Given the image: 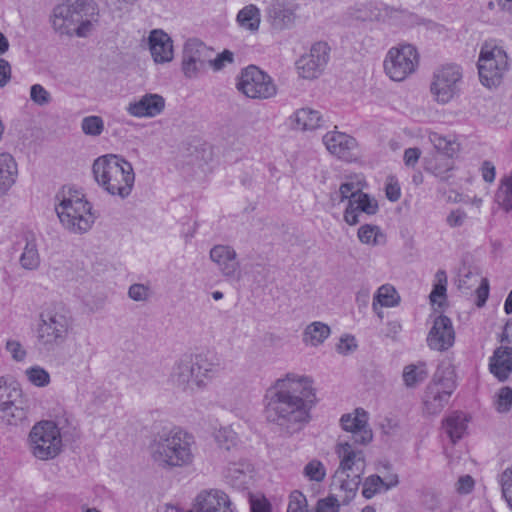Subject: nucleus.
<instances>
[{
  "mask_svg": "<svg viewBox=\"0 0 512 512\" xmlns=\"http://www.w3.org/2000/svg\"><path fill=\"white\" fill-rule=\"evenodd\" d=\"M312 377L290 372L277 379L265 394V415L269 422L288 431L300 429L310 420L316 404Z\"/></svg>",
  "mask_w": 512,
  "mask_h": 512,
  "instance_id": "nucleus-1",
  "label": "nucleus"
},
{
  "mask_svg": "<svg viewBox=\"0 0 512 512\" xmlns=\"http://www.w3.org/2000/svg\"><path fill=\"white\" fill-rule=\"evenodd\" d=\"M148 451L156 467L172 471L194 464L197 443L194 435L180 426L163 427L152 436Z\"/></svg>",
  "mask_w": 512,
  "mask_h": 512,
  "instance_id": "nucleus-2",
  "label": "nucleus"
},
{
  "mask_svg": "<svg viewBox=\"0 0 512 512\" xmlns=\"http://www.w3.org/2000/svg\"><path fill=\"white\" fill-rule=\"evenodd\" d=\"M99 15L93 0H67L53 8L52 27L59 35L87 37Z\"/></svg>",
  "mask_w": 512,
  "mask_h": 512,
  "instance_id": "nucleus-3",
  "label": "nucleus"
},
{
  "mask_svg": "<svg viewBox=\"0 0 512 512\" xmlns=\"http://www.w3.org/2000/svg\"><path fill=\"white\" fill-rule=\"evenodd\" d=\"M92 172L96 183L108 194L122 199L133 189L135 173L132 164L121 156L106 154L94 160Z\"/></svg>",
  "mask_w": 512,
  "mask_h": 512,
  "instance_id": "nucleus-4",
  "label": "nucleus"
},
{
  "mask_svg": "<svg viewBox=\"0 0 512 512\" xmlns=\"http://www.w3.org/2000/svg\"><path fill=\"white\" fill-rule=\"evenodd\" d=\"M218 372V365L202 355L189 356L176 361L169 382L178 390L194 394L203 390Z\"/></svg>",
  "mask_w": 512,
  "mask_h": 512,
  "instance_id": "nucleus-5",
  "label": "nucleus"
},
{
  "mask_svg": "<svg viewBox=\"0 0 512 512\" xmlns=\"http://www.w3.org/2000/svg\"><path fill=\"white\" fill-rule=\"evenodd\" d=\"M55 205L57 216L63 227L71 233L83 234L89 231L95 221L92 205L85 196L72 188H63L57 195Z\"/></svg>",
  "mask_w": 512,
  "mask_h": 512,
  "instance_id": "nucleus-6",
  "label": "nucleus"
},
{
  "mask_svg": "<svg viewBox=\"0 0 512 512\" xmlns=\"http://www.w3.org/2000/svg\"><path fill=\"white\" fill-rule=\"evenodd\" d=\"M73 325L70 312L61 305L46 308L40 313L36 347L40 352H51L63 344Z\"/></svg>",
  "mask_w": 512,
  "mask_h": 512,
  "instance_id": "nucleus-7",
  "label": "nucleus"
},
{
  "mask_svg": "<svg viewBox=\"0 0 512 512\" xmlns=\"http://www.w3.org/2000/svg\"><path fill=\"white\" fill-rule=\"evenodd\" d=\"M477 66L481 83L487 88H495L501 84L508 71L507 53L501 46L485 42L481 46Z\"/></svg>",
  "mask_w": 512,
  "mask_h": 512,
  "instance_id": "nucleus-8",
  "label": "nucleus"
},
{
  "mask_svg": "<svg viewBox=\"0 0 512 512\" xmlns=\"http://www.w3.org/2000/svg\"><path fill=\"white\" fill-rule=\"evenodd\" d=\"M28 445L35 458L43 461L54 459L62 451L60 429L53 421H40L30 430Z\"/></svg>",
  "mask_w": 512,
  "mask_h": 512,
  "instance_id": "nucleus-9",
  "label": "nucleus"
},
{
  "mask_svg": "<svg viewBox=\"0 0 512 512\" xmlns=\"http://www.w3.org/2000/svg\"><path fill=\"white\" fill-rule=\"evenodd\" d=\"M236 88L251 99L264 100L277 94L273 79L254 65L244 68L237 77Z\"/></svg>",
  "mask_w": 512,
  "mask_h": 512,
  "instance_id": "nucleus-10",
  "label": "nucleus"
},
{
  "mask_svg": "<svg viewBox=\"0 0 512 512\" xmlns=\"http://www.w3.org/2000/svg\"><path fill=\"white\" fill-rule=\"evenodd\" d=\"M462 71L454 64L444 65L433 73L430 92L439 104L449 103L460 91Z\"/></svg>",
  "mask_w": 512,
  "mask_h": 512,
  "instance_id": "nucleus-11",
  "label": "nucleus"
},
{
  "mask_svg": "<svg viewBox=\"0 0 512 512\" xmlns=\"http://www.w3.org/2000/svg\"><path fill=\"white\" fill-rule=\"evenodd\" d=\"M418 65V53L414 46L407 44L391 48L384 60L386 74L394 81H403Z\"/></svg>",
  "mask_w": 512,
  "mask_h": 512,
  "instance_id": "nucleus-12",
  "label": "nucleus"
},
{
  "mask_svg": "<svg viewBox=\"0 0 512 512\" xmlns=\"http://www.w3.org/2000/svg\"><path fill=\"white\" fill-rule=\"evenodd\" d=\"M214 51L196 38L188 39L183 47L182 72L186 78L195 79L210 67Z\"/></svg>",
  "mask_w": 512,
  "mask_h": 512,
  "instance_id": "nucleus-13",
  "label": "nucleus"
},
{
  "mask_svg": "<svg viewBox=\"0 0 512 512\" xmlns=\"http://www.w3.org/2000/svg\"><path fill=\"white\" fill-rule=\"evenodd\" d=\"M455 387V382L451 377H446L436 372L424 393V413L427 415L439 414L447 405Z\"/></svg>",
  "mask_w": 512,
  "mask_h": 512,
  "instance_id": "nucleus-14",
  "label": "nucleus"
},
{
  "mask_svg": "<svg viewBox=\"0 0 512 512\" xmlns=\"http://www.w3.org/2000/svg\"><path fill=\"white\" fill-rule=\"evenodd\" d=\"M330 58V47L326 42L314 43L310 50L296 61L298 75L307 80L318 78Z\"/></svg>",
  "mask_w": 512,
  "mask_h": 512,
  "instance_id": "nucleus-15",
  "label": "nucleus"
},
{
  "mask_svg": "<svg viewBox=\"0 0 512 512\" xmlns=\"http://www.w3.org/2000/svg\"><path fill=\"white\" fill-rule=\"evenodd\" d=\"M299 4L295 0H271L265 7V19L275 31H284L294 27Z\"/></svg>",
  "mask_w": 512,
  "mask_h": 512,
  "instance_id": "nucleus-16",
  "label": "nucleus"
},
{
  "mask_svg": "<svg viewBox=\"0 0 512 512\" xmlns=\"http://www.w3.org/2000/svg\"><path fill=\"white\" fill-rule=\"evenodd\" d=\"M0 412L2 419L12 426H18L27 419L21 389L17 387H0Z\"/></svg>",
  "mask_w": 512,
  "mask_h": 512,
  "instance_id": "nucleus-17",
  "label": "nucleus"
},
{
  "mask_svg": "<svg viewBox=\"0 0 512 512\" xmlns=\"http://www.w3.org/2000/svg\"><path fill=\"white\" fill-rule=\"evenodd\" d=\"M340 424L343 430L351 434L352 444L367 445L373 439V433L368 425V414L362 408H357L354 413L342 415Z\"/></svg>",
  "mask_w": 512,
  "mask_h": 512,
  "instance_id": "nucleus-18",
  "label": "nucleus"
},
{
  "mask_svg": "<svg viewBox=\"0 0 512 512\" xmlns=\"http://www.w3.org/2000/svg\"><path fill=\"white\" fill-rule=\"evenodd\" d=\"M427 345L435 351H446L453 346L455 342V331L452 321L445 315L437 316L427 335Z\"/></svg>",
  "mask_w": 512,
  "mask_h": 512,
  "instance_id": "nucleus-19",
  "label": "nucleus"
},
{
  "mask_svg": "<svg viewBox=\"0 0 512 512\" xmlns=\"http://www.w3.org/2000/svg\"><path fill=\"white\" fill-rule=\"evenodd\" d=\"M210 259L214 262L223 277L240 280V264L237 261V253L228 245H215L210 250Z\"/></svg>",
  "mask_w": 512,
  "mask_h": 512,
  "instance_id": "nucleus-20",
  "label": "nucleus"
},
{
  "mask_svg": "<svg viewBox=\"0 0 512 512\" xmlns=\"http://www.w3.org/2000/svg\"><path fill=\"white\" fill-rule=\"evenodd\" d=\"M350 441L341 439L335 447V452L340 459L337 470L363 475L366 467L365 456L362 450L354 447Z\"/></svg>",
  "mask_w": 512,
  "mask_h": 512,
  "instance_id": "nucleus-21",
  "label": "nucleus"
},
{
  "mask_svg": "<svg viewBox=\"0 0 512 512\" xmlns=\"http://www.w3.org/2000/svg\"><path fill=\"white\" fill-rule=\"evenodd\" d=\"M165 99L155 93H147L128 104L126 111L136 118H153L163 112Z\"/></svg>",
  "mask_w": 512,
  "mask_h": 512,
  "instance_id": "nucleus-22",
  "label": "nucleus"
},
{
  "mask_svg": "<svg viewBox=\"0 0 512 512\" xmlns=\"http://www.w3.org/2000/svg\"><path fill=\"white\" fill-rule=\"evenodd\" d=\"M323 143L327 150L345 161H351L354 157V150L357 147L356 140L346 133L331 131L323 136Z\"/></svg>",
  "mask_w": 512,
  "mask_h": 512,
  "instance_id": "nucleus-23",
  "label": "nucleus"
},
{
  "mask_svg": "<svg viewBox=\"0 0 512 512\" xmlns=\"http://www.w3.org/2000/svg\"><path fill=\"white\" fill-rule=\"evenodd\" d=\"M148 45L155 63L164 64L173 60V40L163 30H152L148 36Z\"/></svg>",
  "mask_w": 512,
  "mask_h": 512,
  "instance_id": "nucleus-24",
  "label": "nucleus"
},
{
  "mask_svg": "<svg viewBox=\"0 0 512 512\" xmlns=\"http://www.w3.org/2000/svg\"><path fill=\"white\" fill-rule=\"evenodd\" d=\"M361 477L360 474L336 470L331 484L335 496L344 504L350 502L358 491Z\"/></svg>",
  "mask_w": 512,
  "mask_h": 512,
  "instance_id": "nucleus-25",
  "label": "nucleus"
},
{
  "mask_svg": "<svg viewBox=\"0 0 512 512\" xmlns=\"http://www.w3.org/2000/svg\"><path fill=\"white\" fill-rule=\"evenodd\" d=\"M194 512H233V510L227 494L220 490H210L198 494Z\"/></svg>",
  "mask_w": 512,
  "mask_h": 512,
  "instance_id": "nucleus-26",
  "label": "nucleus"
},
{
  "mask_svg": "<svg viewBox=\"0 0 512 512\" xmlns=\"http://www.w3.org/2000/svg\"><path fill=\"white\" fill-rule=\"evenodd\" d=\"M379 209L376 199L370 197L367 193L359 194L357 198L350 199L344 211V220L350 225L354 226L360 222V213L367 215H374Z\"/></svg>",
  "mask_w": 512,
  "mask_h": 512,
  "instance_id": "nucleus-27",
  "label": "nucleus"
},
{
  "mask_svg": "<svg viewBox=\"0 0 512 512\" xmlns=\"http://www.w3.org/2000/svg\"><path fill=\"white\" fill-rule=\"evenodd\" d=\"M408 17L409 13L404 9L387 5H371L369 7L368 19L370 21H375L391 27H399L403 25Z\"/></svg>",
  "mask_w": 512,
  "mask_h": 512,
  "instance_id": "nucleus-28",
  "label": "nucleus"
},
{
  "mask_svg": "<svg viewBox=\"0 0 512 512\" xmlns=\"http://www.w3.org/2000/svg\"><path fill=\"white\" fill-rule=\"evenodd\" d=\"M253 476V467L245 459L229 462L225 478L227 482L238 490L247 489L251 483Z\"/></svg>",
  "mask_w": 512,
  "mask_h": 512,
  "instance_id": "nucleus-29",
  "label": "nucleus"
},
{
  "mask_svg": "<svg viewBox=\"0 0 512 512\" xmlns=\"http://www.w3.org/2000/svg\"><path fill=\"white\" fill-rule=\"evenodd\" d=\"M490 372L500 381L512 373V347L500 346L495 349L489 362Z\"/></svg>",
  "mask_w": 512,
  "mask_h": 512,
  "instance_id": "nucleus-30",
  "label": "nucleus"
},
{
  "mask_svg": "<svg viewBox=\"0 0 512 512\" xmlns=\"http://www.w3.org/2000/svg\"><path fill=\"white\" fill-rule=\"evenodd\" d=\"M291 125L300 131H312L323 125V116L320 111L310 107L296 110L290 117Z\"/></svg>",
  "mask_w": 512,
  "mask_h": 512,
  "instance_id": "nucleus-31",
  "label": "nucleus"
},
{
  "mask_svg": "<svg viewBox=\"0 0 512 512\" xmlns=\"http://www.w3.org/2000/svg\"><path fill=\"white\" fill-rule=\"evenodd\" d=\"M454 157L432 154L426 159L425 170L433 174L440 181H447L451 178L454 170Z\"/></svg>",
  "mask_w": 512,
  "mask_h": 512,
  "instance_id": "nucleus-32",
  "label": "nucleus"
},
{
  "mask_svg": "<svg viewBox=\"0 0 512 512\" xmlns=\"http://www.w3.org/2000/svg\"><path fill=\"white\" fill-rule=\"evenodd\" d=\"M363 179L359 176L349 177L345 182L341 183L339 189L330 194V201L332 205L336 206L344 201L357 198L359 194H362Z\"/></svg>",
  "mask_w": 512,
  "mask_h": 512,
  "instance_id": "nucleus-33",
  "label": "nucleus"
},
{
  "mask_svg": "<svg viewBox=\"0 0 512 512\" xmlns=\"http://www.w3.org/2000/svg\"><path fill=\"white\" fill-rule=\"evenodd\" d=\"M468 421L469 419L466 414L460 411H455L444 419V430L453 443H456L464 436Z\"/></svg>",
  "mask_w": 512,
  "mask_h": 512,
  "instance_id": "nucleus-34",
  "label": "nucleus"
},
{
  "mask_svg": "<svg viewBox=\"0 0 512 512\" xmlns=\"http://www.w3.org/2000/svg\"><path fill=\"white\" fill-rule=\"evenodd\" d=\"M428 139L435 149L434 154L455 157L460 151V144L454 137H448L438 132L430 131Z\"/></svg>",
  "mask_w": 512,
  "mask_h": 512,
  "instance_id": "nucleus-35",
  "label": "nucleus"
},
{
  "mask_svg": "<svg viewBox=\"0 0 512 512\" xmlns=\"http://www.w3.org/2000/svg\"><path fill=\"white\" fill-rule=\"evenodd\" d=\"M18 174L17 164L8 153L0 154V191L5 192L15 183Z\"/></svg>",
  "mask_w": 512,
  "mask_h": 512,
  "instance_id": "nucleus-36",
  "label": "nucleus"
},
{
  "mask_svg": "<svg viewBox=\"0 0 512 512\" xmlns=\"http://www.w3.org/2000/svg\"><path fill=\"white\" fill-rule=\"evenodd\" d=\"M236 22L244 30L257 32L261 23L260 9L254 4L244 6L239 10Z\"/></svg>",
  "mask_w": 512,
  "mask_h": 512,
  "instance_id": "nucleus-37",
  "label": "nucleus"
},
{
  "mask_svg": "<svg viewBox=\"0 0 512 512\" xmlns=\"http://www.w3.org/2000/svg\"><path fill=\"white\" fill-rule=\"evenodd\" d=\"M330 327L320 321L309 324L303 332V342L307 345L318 346L330 335Z\"/></svg>",
  "mask_w": 512,
  "mask_h": 512,
  "instance_id": "nucleus-38",
  "label": "nucleus"
},
{
  "mask_svg": "<svg viewBox=\"0 0 512 512\" xmlns=\"http://www.w3.org/2000/svg\"><path fill=\"white\" fill-rule=\"evenodd\" d=\"M403 381L406 387L414 388L424 382L428 377L427 365L425 362L409 364L403 369Z\"/></svg>",
  "mask_w": 512,
  "mask_h": 512,
  "instance_id": "nucleus-39",
  "label": "nucleus"
},
{
  "mask_svg": "<svg viewBox=\"0 0 512 512\" xmlns=\"http://www.w3.org/2000/svg\"><path fill=\"white\" fill-rule=\"evenodd\" d=\"M398 484V479L395 477V480L390 484H386L382 478L378 475H371L367 477L363 482L362 495L366 499H371L376 494L387 491L392 486Z\"/></svg>",
  "mask_w": 512,
  "mask_h": 512,
  "instance_id": "nucleus-40",
  "label": "nucleus"
},
{
  "mask_svg": "<svg viewBox=\"0 0 512 512\" xmlns=\"http://www.w3.org/2000/svg\"><path fill=\"white\" fill-rule=\"evenodd\" d=\"M400 302V296L397 290L390 284H384L378 288L373 300V309H376L377 303L383 307H394Z\"/></svg>",
  "mask_w": 512,
  "mask_h": 512,
  "instance_id": "nucleus-41",
  "label": "nucleus"
},
{
  "mask_svg": "<svg viewBox=\"0 0 512 512\" xmlns=\"http://www.w3.org/2000/svg\"><path fill=\"white\" fill-rule=\"evenodd\" d=\"M20 265L26 270H35L40 265V255L34 239L26 241L23 252L20 256Z\"/></svg>",
  "mask_w": 512,
  "mask_h": 512,
  "instance_id": "nucleus-42",
  "label": "nucleus"
},
{
  "mask_svg": "<svg viewBox=\"0 0 512 512\" xmlns=\"http://www.w3.org/2000/svg\"><path fill=\"white\" fill-rule=\"evenodd\" d=\"M358 239L361 243L377 246L385 243V235L376 225L365 224L358 229Z\"/></svg>",
  "mask_w": 512,
  "mask_h": 512,
  "instance_id": "nucleus-43",
  "label": "nucleus"
},
{
  "mask_svg": "<svg viewBox=\"0 0 512 512\" xmlns=\"http://www.w3.org/2000/svg\"><path fill=\"white\" fill-rule=\"evenodd\" d=\"M104 129V120L100 116H86L81 121V130L87 136L98 137L103 133Z\"/></svg>",
  "mask_w": 512,
  "mask_h": 512,
  "instance_id": "nucleus-44",
  "label": "nucleus"
},
{
  "mask_svg": "<svg viewBox=\"0 0 512 512\" xmlns=\"http://www.w3.org/2000/svg\"><path fill=\"white\" fill-rule=\"evenodd\" d=\"M216 443L220 448L230 450L237 444V434L231 427H220L214 433Z\"/></svg>",
  "mask_w": 512,
  "mask_h": 512,
  "instance_id": "nucleus-45",
  "label": "nucleus"
},
{
  "mask_svg": "<svg viewBox=\"0 0 512 512\" xmlns=\"http://www.w3.org/2000/svg\"><path fill=\"white\" fill-rule=\"evenodd\" d=\"M498 204L506 211L512 210V171L503 182L496 194Z\"/></svg>",
  "mask_w": 512,
  "mask_h": 512,
  "instance_id": "nucleus-46",
  "label": "nucleus"
},
{
  "mask_svg": "<svg viewBox=\"0 0 512 512\" xmlns=\"http://www.w3.org/2000/svg\"><path fill=\"white\" fill-rule=\"evenodd\" d=\"M303 475L310 481L322 482L326 477V467L321 461L313 459L304 466Z\"/></svg>",
  "mask_w": 512,
  "mask_h": 512,
  "instance_id": "nucleus-47",
  "label": "nucleus"
},
{
  "mask_svg": "<svg viewBox=\"0 0 512 512\" xmlns=\"http://www.w3.org/2000/svg\"><path fill=\"white\" fill-rule=\"evenodd\" d=\"M28 380L35 386L45 387L50 383L49 373L40 366H34L26 370Z\"/></svg>",
  "mask_w": 512,
  "mask_h": 512,
  "instance_id": "nucleus-48",
  "label": "nucleus"
},
{
  "mask_svg": "<svg viewBox=\"0 0 512 512\" xmlns=\"http://www.w3.org/2000/svg\"><path fill=\"white\" fill-rule=\"evenodd\" d=\"M286 512H313V510L308 509L305 495L296 490L290 494Z\"/></svg>",
  "mask_w": 512,
  "mask_h": 512,
  "instance_id": "nucleus-49",
  "label": "nucleus"
},
{
  "mask_svg": "<svg viewBox=\"0 0 512 512\" xmlns=\"http://www.w3.org/2000/svg\"><path fill=\"white\" fill-rule=\"evenodd\" d=\"M436 283L432 292L430 293V301L437 302V297H445L447 286V275L444 270H438L435 275Z\"/></svg>",
  "mask_w": 512,
  "mask_h": 512,
  "instance_id": "nucleus-50",
  "label": "nucleus"
},
{
  "mask_svg": "<svg viewBox=\"0 0 512 512\" xmlns=\"http://www.w3.org/2000/svg\"><path fill=\"white\" fill-rule=\"evenodd\" d=\"M512 406V389L508 386L502 387L495 401L496 410L500 413L508 412Z\"/></svg>",
  "mask_w": 512,
  "mask_h": 512,
  "instance_id": "nucleus-51",
  "label": "nucleus"
},
{
  "mask_svg": "<svg viewBox=\"0 0 512 512\" xmlns=\"http://www.w3.org/2000/svg\"><path fill=\"white\" fill-rule=\"evenodd\" d=\"M30 99L36 105L45 106L51 102V94L41 84H34L30 88Z\"/></svg>",
  "mask_w": 512,
  "mask_h": 512,
  "instance_id": "nucleus-52",
  "label": "nucleus"
},
{
  "mask_svg": "<svg viewBox=\"0 0 512 512\" xmlns=\"http://www.w3.org/2000/svg\"><path fill=\"white\" fill-rule=\"evenodd\" d=\"M128 296L134 301L144 302L150 298L151 290L150 287L145 284L135 283L129 287Z\"/></svg>",
  "mask_w": 512,
  "mask_h": 512,
  "instance_id": "nucleus-53",
  "label": "nucleus"
},
{
  "mask_svg": "<svg viewBox=\"0 0 512 512\" xmlns=\"http://www.w3.org/2000/svg\"><path fill=\"white\" fill-rule=\"evenodd\" d=\"M502 494L507 504L512 509V467L507 468L501 475Z\"/></svg>",
  "mask_w": 512,
  "mask_h": 512,
  "instance_id": "nucleus-54",
  "label": "nucleus"
},
{
  "mask_svg": "<svg viewBox=\"0 0 512 512\" xmlns=\"http://www.w3.org/2000/svg\"><path fill=\"white\" fill-rule=\"evenodd\" d=\"M468 219V215L462 208L452 209L446 216V224L450 228L462 227Z\"/></svg>",
  "mask_w": 512,
  "mask_h": 512,
  "instance_id": "nucleus-55",
  "label": "nucleus"
},
{
  "mask_svg": "<svg viewBox=\"0 0 512 512\" xmlns=\"http://www.w3.org/2000/svg\"><path fill=\"white\" fill-rule=\"evenodd\" d=\"M385 194L388 200L396 202L401 197V188L394 177H389L385 185Z\"/></svg>",
  "mask_w": 512,
  "mask_h": 512,
  "instance_id": "nucleus-56",
  "label": "nucleus"
},
{
  "mask_svg": "<svg viewBox=\"0 0 512 512\" xmlns=\"http://www.w3.org/2000/svg\"><path fill=\"white\" fill-rule=\"evenodd\" d=\"M341 500L334 496L321 499L317 503L316 512H339V502Z\"/></svg>",
  "mask_w": 512,
  "mask_h": 512,
  "instance_id": "nucleus-57",
  "label": "nucleus"
},
{
  "mask_svg": "<svg viewBox=\"0 0 512 512\" xmlns=\"http://www.w3.org/2000/svg\"><path fill=\"white\" fill-rule=\"evenodd\" d=\"M233 62V53L225 50L222 53L218 54L216 57L211 56L210 67H212L215 71L221 70L227 63Z\"/></svg>",
  "mask_w": 512,
  "mask_h": 512,
  "instance_id": "nucleus-58",
  "label": "nucleus"
},
{
  "mask_svg": "<svg viewBox=\"0 0 512 512\" xmlns=\"http://www.w3.org/2000/svg\"><path fill=\"white\" fill-rule=\"evenodd\" d=\"M250 507L251 512H271V504L263 496H251Z\"/></svg>",
  "mask_w": 512,
  "mask_h": 512,
  "instance_id": "nucleus-59",
  "label": "nucleus"
},
{
  "mask_svg": "<svg viewBox=\"0 0 512 512\" xmlns=\"http://www.w3.org/2000/svg\"><path fill=\"white\" fill-rule=\"evenodd\" d=\"M477 284V306L481 307L485 304L489 295V282L486 278H479Z\"/></svg>",
  "mask_w": 512,
  "mask_h": 512,
  "instance_id": "nucleus-60",
  "label": "nucleus"
},
{
  "mask_svg": "<svg viewBox=\"0 0 512 512\" xmlns=\"http://www.w3.org/2000/svg\"><path fill=\"white\" fill-rule=\"evenodd\" d=\"M6 349L11 354L14 360L22 361L26 356V351L22 345L16 340H9L6 343Z\"/></svg>",
  "mask_w": 512,
  "mask_h": 512,
  "instance_id": "nucleus-61",
  "label": "nucleus"
},
{
  "mask_svg": "<svg viewBox=\"0 0 512 512\" xmlns=\"http://www.w3.org/2000/svg\"><path fill=\"white\" fill-rule=\"evenodd\" d=\"M357 347L355 338L353 336L346 335L341 337L339 344L337 345V351L340 354H348Z\"/></svg>",
  "mask_w": 512,
  "mask_h": 512,
  "instance_id": "nucleus-62",
  "label": "nucleus"
},
{
  "mask_svg": "<svg viewBox=\"0 0 512 512\" xmlns=\"http://www.w3.org/2000/svg\"><path fill=\"white\" fill-rule=\"evenodd\" d=\"M11 73L12 70L10 63L5 59L0 58V87H4L8 84L11 79Z\"/></svg>",
  "mask_w": 512,
  "mask_h": 512,
  "instance_id": "nucleus-63",
  "label": "nucleus"
},
{
  "mask_svg": "<svg viewBox=\"0 0 512 512\" xmlns=\"http://www.w3.org/2000/svg\"><path fill=\"white\" fill-rule=\"evenodd\" d=\"M474 487V480L471 476L465 475L459 478L457 482V491L461 494H468Z\"/></svg>",
  "mask_w": 512,
  "mask_h": 512,
  "instance_id": "nucleus-64",
  "label": "nucleus"
}]
</instances>
